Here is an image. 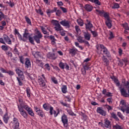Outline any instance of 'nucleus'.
Here are the masks:
<instances>
[{
  "label": "nucleus",
  "mask_w": 129,
  "mask_h": 129,
  "mask_svg": "<svg viewBox=\"0 0 129 129\" xmlns=\"http://www.w3.org/2000/svg\"><path fill=\"white\" fill-rule=\"evenodd\" d=\"M113 129H125V128L122 124H116L113 125Z\"/></svg>",
  "instance_id": "obj_21"
},
{
  "label": "nucleus",
  "mask_w": 129,
  "mask_h": 129,
  "mask_svg": "<svg viewBox=\"0 0 129 129\" xmlns=\"http://www.w3.org/2000/svg\"><path fill=\"white\" fill-rule=\"evenodd\" d=\"M15 71L18 76V77H17L16 78L18 81L19 85L20 86H22V85H23V81L25 80V76H24V73L19 68H16Z\"/></svg>",
  "instance_id": "obj_2"
},
{
  "label": "nucleus",
  "mask_w": 129,
  "mask_h": 129,
  "mask_svg": "<svg viewBox=\"0 0 129 129\" xmlns=\"http://www.w3.org/2000/svg\"><path fill=\"white\" fill-rule=\"evenodd\" d=\"M83 33L84 39L87 41H90V39H91V34L88 31H83Z\"/></svg>",
  "instance_id": "obj_13"
},
{
  "label": "nucleus",
  "mask_w": 129,
  "mask_h": 129,
  "mask_svg": "<svg viewBox=\"0 0 129 129\" xmlns=\"http://www.w3.org/2000/svg\"><path fill=\"white\" fill-rule=\"evenodd\" d=\"M11 124L13 129H19L20 123L19 120L17 118H14L13 120L11 122Z\"/></svg>",
  "instance_id": "obj_6"
},
{
  "label": "nucleus",
  "mask_w": 129,
  "mask_h": 129,
  "mask_svg": "<svg viewBox=\"0 0 129 129\" xmlns=\"http://www.w3.org/2000/svg\"><path fill=\"white\" fill-rule=\"evenodd\" d=\"M51 79L54 84H58V81H57V79L55 77H52Z\"/></svg>",
  "instance_id": "obj_50"
},
{
  "label": "nucleus",
  "mask_w": 129,
  "mask_h": 129,
  "mask_svg": "<svg viewBox=\"0 0 129 129\" xmlns=\"http://www.w3.org/2000/svg\"><path fill=\"white\" fill-rule=\"evenodd\" d=\"M120 6L118 3H114L113 7H112V9H119Z\"/></svg>",
  "instance_id": "obj_52"
},
{
  "label": "nucleus",
  "mask_w": 129,
  "mask_h": 129,
  "mask_svg": "<svg viewBox=\"0 0 129 129\" xmlns=\"http://www.w3.org/2000/svg\"><path fill=\"white\" fill-rule=\"evenodd\" d=\"M6 4H8L10 8H14V7H15V3L11 1H10V2L7 1Z\"/></svg>",
  "instance_id": "obj_42"
},
{
  "label": "nucleus",
  "mask_w": 129,
  "mask_h": 129,
  "mask_svg": "<svg viewBox=\"0 0 129 129\" xmlns=\"http://www.w3.org/2000/svg\"><path fill=\"white\" fill-rule=\"evenodd\" d=\"M1 48L2 50H3V51H8V50H9V46L3 45L1 46Z\"/></svg>",
  "instance_id": "obj_48"
},
{
  "label": "nucleus",
  "mask_w": 129,
  "mask_h": 129,
  "mask_svg": "<svg viewBox=\"0 0 129 129\" xmlns=\"http://www.w3.org/2000/svg\"><path fill=\"white\" fill-rule=\"evenodd\" d=\"M60 104L63 105V106H66V107L70 108V104L64 103L62 101H60Z\"/></svg>",
  "instance_id": "obj_55"
},
{
  "label": "nucleus",
  "mask_w": 129,
  "mask_h": 129,
  "mask_svg": "<svg viewBox=\"0 0 129 129\" xmlns=\"http://www.w3.org/2000/svg\"><path fill=\"white\" fill-rule=\"evenodd\" d=\"M120 104L122 105V107H125V105H127V104H125V102L123 100H121L120 101Z\"/></svg>",
  "instance_id": "obj_61"
},
{
  "label": "nucleus",
  "mask_w": 129,
  "mask_h": 129,
  "mask_svg": "<svg viewBox=\"0 0 129 129\" xmlns=\"http://www.w3.org/2000/svg\"><path fill=\"white\" fill-rule=\"evenodd\" d=\"M66 110L70 115H72V116H76V114L74 113V112H73L71 109H67Z\"/></svg>",
  "instance_id": "obj_38"
},
{
  "label": "nucleus",
  "mask_w": 129,
  "mask_h": 129,
  "mask_svg": "<svg viewBox=\"0 0 129 129\" xmlns=\"http://www.w3.org/2000/svg\"><path fill=\"white\" fill-rule=\"evenodd\" d=\"M90 32L91 34L93 35V37L94 38H96V37L98 36V33H97V32L95 31H92V30H91Z\"/></svg>",
  "instance_id": "obj_45"
},
{
  "label": "nucleus",
  "mask_w": 129,
  "mask_h": 129,
  "mask_svg": "<svg viewBox=\"0 0 129 129\" xmlns=\"http://www.w3.org/2000/svg\"><path fill=\"white\" fill-rule=\"evenodd\" d=\"M6 73H7V74H9L10 76H13V75H15V72L11 70L7 71Z\"/></svg>",
  "instance_id": "obj_57"
},
{
  "label": "nucleus",
  "mask_w": 129,
  "mask_h": 129,
  "mask_svg": "<svg viewBox=\"0 0 129 129\" xmlns=\"http://www.w3.org/2000/svg\"><path fill=\"white\" fill-rule=\"evenodd\" d=\"M103 17H104V18H105V19H106V21H107L108 20H110L109 19V16L106 13L104 12L103 15Z\"/></svg>",
  "instance_id": "obj_51"
},
{
  "label": "nucleus",
  "mask_w": 129,
  "mask_h": 129,
  "mask_svg": "<svg viewBox=\"0 0 129 129\" xmlns=\"http://www.w3.org/2000/svg\"><path fill=\"white\" fill-rule=\"evenodd\" d=\"M9 119H10V118H9L8 113H6L3 117V120L5 123H8V122H9Z\"/></svg>",
  "instance_id": "obj_25"
},
{
  "label": "nucleus",
  "mask_w": 129,
  "mask_h": 129,
  "mask_svg": "<svg viewBox=\"0 0 129 129\" xmlns=\"http://www.w3.org/2000/svg\"><path fill=\"white\" fill-rule=\"evenodd\" d=\"M26 92L28 97H31V90L30 89V88H26Z\"/></svg>",
  "instance_id": "obj_49"
},
{
  "label": "nucleus",
  "mask_w": 129,
  "mask_h": 129,
  "mask_svg": "<svg viewBox=\"0 0 129 129\" xmlns=\"http://www.w3.org/2000/svg\"><path fill=\"white\" fill-rule=\"evenodd\" d=\"M49 113L51 115H53V112H54V111H55V110H54V109L53 108V107H50L49 108Z\"/></svg>",
  "instance_id": "obj_60"
},
{
  "label": "nucleus",
  "mask_w": 129,
  "mask_h": 129,
  "mask_svg": "<svg viewBox=\"0 0 129 129\" xmlns=\"http://www.w3.org/2000/svg\"><path fill=\"white\" fill-rule=\"evenodd\" d=\"M33 38L37 44H40V43H41V40L40 39H41L42 37H40L38 36H34Z\"/></svg>",
  "instance_id": "obj_33"
},
{
  "label": "nucleus",
  "mask_w": 129,
  "mask_h": 129,
  "mask_svg": "<svg viewBox=\"0 0 129 129\" xmlns=\"http://www.w3.org/2000/svg\"><path fill=\"white\" fill-rule=\"evenodd\" d=\"M19 101L20 105H18V110L20 112L21 115H22L24 118L28 119V113L29 115H31V116H35V114L32 108L28 105L27 103L23 102V100L19 99Z\"/></svg>",
  "instance_id": "obj_1"
},
{
  "label": "nucleus",
  "mask_w": 129,
  "mask_h": 129,
  "mask_svg": "<svg viewBox=\"0 0 129 129\" xmlns=\"http://www.w3.org/2000/svg\"><path fill=\"white\" fill-rule=\"evenodd\" d=\"M97 112L103 116H105V115H106V112L103 110L102 108L100 107H98L97 108Z\"/></svg>",
  "instance_id": "obj_16"
},
{
  "label": "nucleus",
  "mask_w": 129,
  "mask_h": 129,
  "mask_svg": "<svg viewBox=\"0 0 129 129\" xmlns=\"http://www.w3.org/2000/svg\"><path fill=\"white\" fill-rule=\"evenodd\" d=\"M111 79H112V80L114 81V83H115L116 86H117V87H119V86H120L119 81H118V79H117L116 77L114 76L111 77Z\"/></svg>",
  "instance_id": "obj_19"
},
{
  "label": "nucleus",
  "mask_w": 129,
  "mask_h": 129,
  "mask_svg": "<svg viewBox=\"0 0 129 129\" xmlns=\"http://www.w3.org/2000/svg\"><path fill=\"white\" fill-rule=\"evenodd\" d=\"M75 45L76 47L81 49V50H83V47H82V46L79 45V43L76 42H75Z\"/></svg>",
  "instance_id": "obj_59"
},
{
  "label": "nucleus",
  "mask_w": 129,
  "mask_h": 129,
  "mask_svg": "<svg viewBox=\"0 0 129 129\" xmlns=\"http://www.w3.org/2000/svg\"><path fill=\"white\" fill-rule=\"evenodd\" d=\"M25 65L26 68H27V69L29 68H31V61H30V59H29L28 58H26Z\"/></svg>",
  "instance_id": "obj_22"
},
{
  "label": "nucleus",
  "mask_w": 129,
  "mask_h": 129,
  "mask_svg": "<svg viewBox=\"0 0 129 129\" xmlns=\"http://www.w3.org/2000/svg\"><path fill=\"white\" fill-rule=\"evenodd\" d=\"M30 33H29L28 29H25L24 33L23 34V37L25 38V39H28L29 38V36H30Z\"/></svg>",
  "instance_id": "obj_28"
},
{
  "label": "nucleus",
  "mask_w": 129,
  "mask_h": 129,
  "mask_svg": "<svg viewBox=\"0 0 129 129\" xmlns=\"http://www.w3.org/2000/svg\"><path fill=\"white\" fill-rule=\"evenodd\" d=\"M51 105L48 103H45L43 105V107L45 110H49V109L51 107Z\"/></svg>",
  "instance_id": "obj_30"
},
{
  "label": "nucleus",
  "mask_w": 129,
  "mask_h": 129,
  "mask_svg": "<svg viewBox=\"0 0 129 129\" xmlns=\"http://www.w3.org/2000/svg\"><path fill=\"white\" fill-rule=\"evenodd\" d=\"M77 40L79 42V43H84V40H83V37L81 36H78Z\"/></svg>",
  "instance_id": "obj_44"
},
{
  "label": "nucleus",
  "mask_w": 129,
  "mask_h": 129,
  "mask_svg": "<svg viewBox=\"0 0 129 129\" xmlns=\"http://www.w3.org/2000/svg\"><path fill=\"white\" fill-rule=\"evenodd\" d=\"M51 23H52L53 26H54V29L56 32H59L63 29V27H62L61 25L59 23V21L52 20H51Z\"/></svg>",
  "instance_id": "obj_4"
},
{
  "label": "nucleus",
  "mask_w": 129,
  "mask_h": 129,
  "mask_svg": "<svg viewBox=\"0 0 129 129\" xmlns=\"http://www.w3.org/2000/svg\"><path fill=\"white\" fill-rule=\"evenodd\" d=\"M121 110L123 113L125 112L126 113H127V114H128V113H129V104H127V105H125V107H121Z\"/></svg>",
  "instance_id": "obj_18"
},
{
  "label": "nucleus",
  "mask_w": 129,
  "mask_h": 129,
  "mask_svg": "<svg viewBox=\"0 0 129 129\" xmlns=\"http://www.w3.org/2000/svg\"><path fill=\"white\" fill-rule=\"evenodd\" d=\"M87 23L85 24L86 25V30H89V31H92V28H93V25L89 21V20H86Z\"/></svg>",
  "instance_id": "obj_15"
},
{
  "label": "nucleus",
  "mask_w": 129,
  "mask_h": 129,
  "mask_svg": "<svg viewBox=\"0 0 129 129\" xmlns=\"http://www.w3.org/2000/svg\"><path fill=\"white\" fill-rule=\"evenodd\" d=\"M25 19L26 20V23L28 24V25H30V26H32V22L31 21V19L29 18L27 16H25Z\"/></svg>",
  "instance_id": "obj_40"
},
{
  "label": "nucleus",
  "mask_w": 129,
  "mask_h": 129,
  "mask_svg": "<svg viewBox=\"0 0 129 129\" xmlns=\"http://www.w3.org/2000/svg\"><path fill=\"white\" fill-rule=\"evenodd\" d=\"M44 67L45 69H47V70H48V71H50V65L49 64V63H46L44 65Z\"/></svg>",
  "instance_id": "obj_62"
},
{
  "label": "nucleus",
  "mask_w": 129,
  "mask_h": 129,
  "mask_svg": "<svg viewBox=\"0 0 129 129\" xmlns=\"http://www.w3.org/2000/svg\"><path fill=\"white\" fill-rule=\"evenodd\" d=\"M105 24L109 29H111V27H112V25L111 24V20H110V19L106 20Z\"/></svg>",
  "instance_id": "obj_27"
},
{
  "label": "nucleus",
  "mask_w": 129,
  "mask_h": 129,
  "mask_svg": "<svg viewBox=\"0 0 129 129\" xmlns=\"http://www.w3.org/2000/svg\"><path fill=\"white\" fill-rule=\"evenodd\" d=\"M118 88L122 96H123L124 97H128V94L124 88H122L121 87V86H120Z\"/></svg>",
  "instance_id": "obj_10"
},
{
  "label": "nucleus",
  "mask_w": 129,
  "mask_h": 129,
  "mask_svg": "<svg viewBox=\"0 0 129 129\" xmlns=\"http://www.w3.org/2000/svg\"><path fill=\"white\" fill-rule=\"evenodd\" d=\"M42 78L41 77H38V83L40 86L44 87L45 85H46V83H45V76H44V74L42 75Z\"/></svg>",
  "instance_id": "obj_9"
},
{
  "label": "nucleus",
  "mask_w": 129,
  "mask_h": 129,
  "mask_svg": "<svg viewBox=\"0 0 129 129\" xmlns=\"http://www.w3.org/2000/svg\"><path fill=\"white\" fill-rule=\"evenodd\" d=\"M35 62L40 67H42V68L44 67V64L43 63V62L42 61V60L36 59Z\"/></svg>",
  "instance_id": "obj_36"
},
{
  "label": "nucleus",
  "mask_w": 129,
  "mask_h": 129,
  "mask_svg": "<svg viewBox=\"0 0 129 129\" xmlns=\"http://www.w3.org/2000/svg\"><path fill=\"white\" fill-rule=\"evenodd\" d=\"M59 32H60L61 36H62V37H64L65 35H66L65 31L64 30V29H63V28L61 29V30H59Z\"/></svg>",
  "instance_id": "obj_58"
},
{
  "label": "nucleus",
  "mask_w": 129,
  "mask_h": 129,
  "mask_svg": "<svg viewBox=\"0 0 129 129\" xmlns=\"http://www.w3.org/2000/svg\"><path fill=\"white\" fill-rule=\"evenodd\" d=\"M77 22L78 25H79V26H80V27H83V25H84L83 20H82L81 19H79L77 20Z\"/></svg>",
  "instance_id": "obj_39"
},
{
  "label": "nucleus",
  "mask_w": 129,
  "mask_h": 129,
  "mask_svg": "<svg viewBox=\"0 0 129 129\" xmlns=\"http://www.w3.org/2000/svg\"><path fill=\"white\" fill-rule=\"evenodd\" d=\"M96 14L98 16H100V17H103V14L104 13V11L99 10L98 9L96 10Z\"/></svg>",
  "instance_id": "obj_29"
},
{
  "label": "nucleus",
  "mask_w": 129,
  "mask_h": 129,
  "mask_svg": "<svg viewBox=\"0 0 129 129\" xmlns=\"http://www.w3.org/2000/svg\"><path fill=\"white\" fill-rule=\"evenodd\" d=\"M99 48H101V51H102L103 55H106V57L108 58V59L111 58V55L110 54V52L108 51V49L104 46L103 44H100L96 45V48L98 51L99 50Z\"/></svg>",
  "instance_id": "obj_3"
},
{
  "label": "nucleus",
  "mask_w": 129,
  "mask_h": 129,
  "mask_svg": "<svg viewBox=\"0 0 129 129\" xmlns=\"http://www.w3.org/2000/svg\"><path fill=\"white\" fill-rule=\"evenodd\" d=\"M122 27L124 28L125 30H126L127 31H129V28H128V25H127V23H123L122 24Z\"/></svg>",
  "instance_id": "obj_54"
},
{
  "label": "nucleus",
  "mask_w": 129,
  "mask_h": 129,
  "mask_svg": "<svg viewBox=\"0 0 129 129\" xmlns=\"http://www.w3.org/2000/svg\"><path fill=\"white\" fill-rule=\"evenodd\" d=\"M111 115L112 117L116 119V120H119V119H118V117H117V116H116V114H115L114 112L111 113Z\"/></svg>",
  "instance_id": "obj_47"
},
{
  "label": "nucleus",
  "mask_w": 129,
  "mask_h": 129,
  "mask_svg": "<svg viewBox=\"0 0 129 129\" xmlns=\"http://www.w3.org/2000/svg\"><path fill=\"white\" fill-rule=\"evenodd\" d=\"M36 35L34 36H37L38 37H39V38H42L43 35H42V33H41V32L37 30L36 32Z\"/></svg>",
  "instance_id": "obj_53"
},
{
  "label": "nucleus",
  "mask_w": 129,
  "mask_h": 129,
  "mask_svg": "<svg viewBox=\"0 0 129 129\" xmlns=\"http://www.w3.org/2000/svg\"><path fill=\"white\" fill-rule=\"evenodd\" d=\"M102 94L104 95H105V96H107L108 97H110V96H112V95H111V93L109 92H107L106 90V89H104L102 91Z\"/></svg>",
  "instance_id": "obj_23"
},
{
  "label": "nucleus",
  "mask_w": 129,
  "mask_h": 129,
  "mask_svg": "<svg viewBox=\"0 0 129 129\" xmlns=\"http://www.w3.org/2000/svg\"><path fill=\"white\" fill-rule=\"evenodd\" d=\"M3 38L6 44H8V45H13L12 39L7 34L3 35Z\"/></svg>",
  "instance_id": "obj_11"
},
{
  "label": "nucleus",
  "mask_w": 129,
  "mask_h": 129,
  "mask_svg": "<svg viewBox=\"0 0 129 129\" xmlns=\"http://www.w3.org/2000/svg\"><path fill=\"white\" fill-rule=\"evenodd\" d=\"M58 66L61 69H66L67 71H69V65L66 62L60 61Z\"/></svg>",
  "instance_id": "obj_8"
},
{
  "label": "nucleus",
  "mask_w": 129,
  "mask_h": 129,
  "mask_svg": "<svg viewBox=\"0 0 129 129\" xmlns=\"http://www.w3.org/2000/svg\"><path fill=\"white\" fill-rule=\"evenodd\" d=\"M61 121L63 124L64 128H69V125L68 124V118H67V115H66V114H63L61 116Z\"/></svg>",
  "instance_id": "obj_5"
},
{
  "label": "nucleus",
  "mask_w": 129,
  "mask_h": 129,
  "mask_svg": "<svg viewBox=\"0 0 129 129\" xmlns=\"http://www.w3.org/2000/svg\"><path fill=\"white\" fill-rule=\"evenodd\" d=\"M60 9H61L63 13H67V9L63 7H60Z\"/></svg>",
  "instance_id": "obj_64"
},
{
  "label": "nucleus",
  "mask_w": 129,
  "mask_h": 129,
  "mask_svg": "<svg viewBox=\"0 0 129 129\" xmlns=\"http://www.w3.org/2000/svg\"><path fill=\"white\" fill-rule=\"evenodd\" d=\"M29 40L31 44H32V45H35V42H34V39L31 36H29Z\"/></svg>",
  "instance_id": "obj_56"
},
{
  "label": "nucleus",
  "mask_w": 129,
  "mask_h": 129,
  "mask_svg": "<svg viewBox=\"0 0 129 129\" xmlns=\"http://www.w3.org/2000/svg\"><path fill=\"white\" fill-rule=\"evenodd\" d=\"M78 51V50L75 48V47H73L69 49V54L70 55H71L72 57H74V56L77 54Z\"/></svg>",
  "instance_id": "obj_12"
},
{
  "label": "nucleus",
  "mask_w": 129,
  "mask_h": 129,
  "mask_svg": "<svg viewBox=\"0 0 129 129\" xmlns=\"http://www.w3.org/2000/svg\"><path fill=\"white\" fill-rule=\"evenodd\" d=\"M56 7H54L53 8V10H51L50 9H47L46 10L47 15H48V16L50 17V16H51V14H53V13H55V12H56Z\"/></svg>",
  "instance_id": "obj_24"
},
{
  "label": "nucleus",
  "mask_w": 129,
  "mask_h": 129,
  "mask_svg": "<svg viewBox=\"0 0 129 129\" xmlns=\"http://www.w3.org/2000/svg\"><path fill=\"white\" fill-rule=\"evenodd\" d=\"M36 112H37V114L41 116V117H44V112L43 111L41 110L40 109L37 110L36 111Z\"/></svg>",
  "instance_id": "obj_34"
},
{
  "label": "nucleus",
  "mask_w": 129,
  "mask_h": 129,
  "mask_svg": "<svg viewBox=\"0 0 129 129\" xmlns=\"http://www.w3.org/2000/svg\"><path fill=\"white\" fill-rule=\"evenodd\" d=\"M102 60L103 61L104 66H108L109 65V60L105 57V55H103L101 57Z\"/></svg>",
  "instance_id": "obj_17"
},
{
  "label": "nucleus",
  "mask_w": 129,
  "mask_h": 129,
  "mask_svg": "<svg viewBox=\"0 0 129 129\" xmlns=\"http://www.w3.org/2000/svg\"><path fill=\"white\" fill-rule=\"evenodd\" d=\"M60 25L66 28H70V22L66 20H62L60 22Z\"/></svg>",
  "instance_id": "obj_14"
},
{
  "label": "nucleus",
  "mask_w": 129,
  "mask_h": 129,
  "mask_svg": "<svg viewBox=\"0 0 129 129\" xmlns=\"http://www.w3.org/2000/svg\"><path fill=\"white\" fill-rule=\"evenodd\" d=\"M104 124L102 122H99V124H101V126L103 127H106L107 128H110L111 127V125H110V121H109L107 119H105L104 120Z\"/></svg>",
  "instance_id": "obj_7"
},
{
  "label": "nucleus",
  "mask_w": 129,
  "mask_h": 129,
  "mask_svg": "<svg viewBox=\"0 0 129 129\" xmlns=\"http://www.w3.org/2000/svg\"><path fill=\"white\" fill-rule=\"evenodd\" d=\"M75 29L77 33V34H80L81 33V30L78 25H76L75 26Z\"/></svg>",
  "instance_id": "obj_43"
},
{
  "label": "nucleus",
  "mask_w": 129,
  "mask_h": 129,
  "mask_svg": "<svg viewBox=\"0 0 129 129\" xmlns=\"http://www.w3.org/2000/svg\"><path fill=\"white\" fill-rule=\"evenodd\" d=\"M61 91L62 93L66 94V93L68 92L67 91V86L66 85H62L61 88Z\"/></svg>",
  "instance_id": "obj_35"
},
{
  "label": "nucleus",
  "mask_w": 129,
  "mask_h": 129,
  "mask_svg": "<svg viewBox=\"0 0 129 129\" xmlns=\"http://www.w3.org/2000/svg\"><path fill=\"white\" fill-rule=\"evenodd\" d=\"M84 9L87 12H91L93 10V7L91 5L86 4L85 5Z\"/></svg>",
  "instance_id": "obj_20"
},
{
  "label": "nucleus",
  "mask_w": 129,
  "mask_h": 129,
  "mask_svg": "<svg viewBox=\"0 0 129 129\" xmlns=\"http://www.w3.org/2000/svg\"><path fill=\"white\" fill-rule=\"evenodd\" d=\"M19 40V41H22L23 42H26L27 41V39L25 38V37L22 35L19 34V35L17 36Z\"/></svg>",
  "instance_id": "obj_32"
},
{
  "label": "nucleus",
  "mask_w": 129,
  "mask_h": 129,
  "mask_svg": "<svg viewBox=\"0 0 129 129\" xmlns=\"http://www.w3.org/2000/svg\"><path fill=\"white\" fill-rule=\"evenodd\" d=\"M56 10L55 12H54V13H55L56 16H57V17H60V16L62 15V12L60 10H57V8H56Z\"/></svg>",
  "instance_id": "obj_41"
},
{
  "label": "nucleus",
  "mask_w": 129,
  "mask_h": 129,
  "mask_svg": "<svg viewBox=\"0 0 129 129\" xmlns=\"http://www.w3.org/2000/svg\"><path fill=\"white\" fill-rule=\"evenodd\" d=\"M49 38L50 40H51L52 45H55V44H56V39H55V37H54V36L50 35Z\"/></svg>",
  "instance_id": "obj_37"
},
{
  "label": "nucleus",
  "mask_w": 129,
  "mask_h": 129,
  "mask_svg": "<svg viewBox=\"0 0 129 129\" xmlns=\"http://www.w3.org/2000/svg\"><path fill=\"white\" fill-rule=\"evenodd\" d=\"M88 2H90L91 3H93L95 4V5H97V6H101V2L99 1V0H88Z\"/></svg>",
  "instance_id": "obj_26"
},
{
  "label": "nucleus",
  "mask_w": 129,
  "mask_h": 129,
  "mask_svg": "<svg viewBox=\"0 0 129 129\" xmlns=\"http://www.w3.org/2000/svg\"><path fill=\"white\" fill-rule=\"evenodd\" d=\"M7 15H5L3 12L0 11V22L4 19V20L7 19Z\"/></svg>",
  "instance_id": "obj_31"
},
{
  "label": "nucleus",
  "mask_w": 129,
  "mask_h": 129,
  "mask_svg": "<svg viewBox=\"0 0 129 129\" xmlns=\"http://www.w3.org/2000/svg\"><path fill=\"white\" fill-rule=\"evenodd\" d=\"M117 115L120 118H121V119H123V116L120 112H117Z\"/></svg>",
  "instance_id": "obj_63"
},
{
  "label": "nucleus",
  "mask_w": 129,
  "mask_h": 129,
  "mask_svg": "<svg viewBox=\"0 0 129 129\" xmlns=\"http://www.w3.org/2000/svg\"><path fill=\"white\" fill-rule=\"evenodd\" d=\"M124 86H125L126 88H127V91H128V97H129V81H126V82L124 83Z\"/></svg>",
  "instance_id": "obj_46"
}]
</instances>
